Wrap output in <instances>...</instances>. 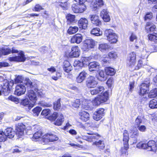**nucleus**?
I'll list each match as a JSON object with an SVG mask.
<instances>
[{"mask_svg": "<svg viewBox=\"0 0 157 157\" xmlns=\"http://www.w3.org/2000/svg\"><path fill=\"white\" fill-rule=\"evenodd\" d=\"M26 85L28 89V91L26 95L32 102L35 104L37 98L36 94L33 90L34 86L29 80L27 81L26 82Z\"/></svg>", "mask_w": 157, "mask_h": 157, "instance_id": "1", "label": "nucleus"}, {"mask_svg": "<svg viewBox=\"0 0 157 157\" xmlns=\"http://www.w3.org/2000/svg\"><path fill=\"white\" fill-rule=\"evenodd\" d=\"M109 94L107 92L105 91L101 95H99L96 97L92 101L93 105L98 106L101 103L106 101L108 99Z\"/></svg>", "mask_w": 157, "mask_h": 157, "instance_id": "2", "label": "nucleus"}, {"mask_svg": "<svg viewBox=\"0 0 157 157\" xmlns=\"http://www.w3.org/2000/svg\"><path fill=\"white\" fill-rule=\"evenodd\" d=\"M104 35L110 43H115L117 41V36L112 29H106L105 31Z\"/></svg>", "mask_w": 157, "mask_h": 157, "instance_id": "3", "label": "nucleus"}, {"mask_svg": "<svg viewBox=\"0 0 157 157\" xmlns=\"http://www.w3.org/2000/svg\"><path fill=\"white\" fill-rule=\"evenodd\" d=\"M91 58L90 57H82L81 61L75 60L74 63V66L75 67H82L83 66L89 64Z\"/></svg>", "mask_w": 157, "mask_h": 157, "instance_id": "4", "label": "nucleus"}, {"mask_svg": "<svg viewBox=\"0 0 157 157\" xmlns=\"http://www.w3.org/2000/svg\"><path fill=\"white\" fill-rule=\"evenodd\" d=\"M142 83L140 86V90L139 91V94L141 96H143L146 94L149 89L150 85L149 79L148 78V81Z\"/></svg>", "mask_w": 157, "mask_h": 157, "instance_id": "5", "label": "nucleus"}, {"mask_svg": "<svg viewBox=\"0 0 157 157\" xmlns=\"http://www.w3.org/2000/svg\"><path fill=\"white\" fill-rule=\"evenodd\" d=\"M142 149H147L148 151L155 152L156 150V144L154 140L149 141L147 144L142 142Z\"/></svg>", "mask_w": 157, "mask_h": 157, "instance_id": "6", "label": "nucleus"}, {"mask_svg": "<svg viewBox=\"0 0 157 157\" xmlns=\"http://www.w3.org/2000/svg\"><path fill=\"white\" fill-rule=\"evenodd\" d=\"M136 55L133 52L130 53L127 61V65L131 68H132L136 64Z\"/></svg>", "mask_w": 157, "mask_h": 157, "instance_id": "7", "label": "nucleus"}, {"mask_svg": "<svg viewBox=\"0 0 157 157\" xmlns=\"http://www.w3.org/2000/svg\"><path fill=\"white\" fill-rule=\"evenodd\" d=\"M86 9V5L83 4L78 5H73L72 6V10L75 13H82Z\"/></svg>", "mask_w": 157, "mask_h": 157, "instance_id": "8", "label": "nucleus"}, {"mask_svg": "<svg viewBox=\"0 0 157 157\" xmlns=\"http://www.w3.org/2000/svg\"><path fill=\"white\" fill-rule=\"evenodd\" d=\"M95 44V41L92 39H86L85 41L82 48L85 51L87 49L93 48Z\"/></svg>", "mask_w": 157, "mask_h": 157, "instance_id": "9", "label": "nucleus"}, {"mask_svg": "<svg viewBox=\"0 0 157 157\" xmlns=\"http://www.w3.org/2000/svg\"><path fill=\"white\" fill-rule=\"evenodd\" d=\"M26 90V87L23 85L18 84L15 87L14 94L18 96H21L24 94Z\"/></svg>", "mask_w": 157, "mask_h": 157, "instance_id": "10", "label": "nucleus"}, {"mask_svg": "<svg viewBox=\"0 0 157 157\" xmlns=\"http://www.w3.org/2000/svg\"><path fill=\"white\" fill-rule=\"evenodd\" d=\"M25 59L23 52L21 51L17 56L10 57L9 60L10 61L24 62Z\"/></svg>", "mask_w": 157, "mask_h": 157, "instance_id": "11", "label": "nucleus"}, {"mask_svg": "<svg viewBox=\"0 0 157 157\" xmlns=\"http://www.w3.org/2000/svg\"><path fill=\"white\" fill-rule=\"evenodd\" d=\"M104 109L103 108H100L97 111H95L93 114V117L96 121H98L100 120L104 115L105 113L104 112Z\"/></svg>", "mask_w": 157, "mask_h": 157, "instance_id": "12", "label": "nucleus"}, {"mask_svg": "<svg viewBox=\"0 0 157 157\" xmlns=\"http://www.w3.org/2000/svg\"><path fill=\"white\" fill-rule=\"evenodd\" d=\"M20 104L27 110H30L35 105L33 102H30L28 99H25L22 100Z\"/></svg>", "mask_w": 157, "mask_h": 157, "instance_id": "13", "label": "nucleus"}, {"mask_svg": "<svg viewBox=\"0 0 157 157\" xmlns=\"http://www.w3.org/2000/svg\"><path fill=\"white\" fill-rule=\"evenodd\" d=\"M25 128V126L22 124H18L16 128V134L18 136H21L24 134V131Z\"/></svg>", "mask_w": 157, "mask_h": 157, "instance_id": "14", "label": "nucleus"}, {"mask_svg": "<svg viewBox=\"0 0 157 157\" xmlns=\"http://www.w3.org/2000/svg\"><path fill=\"white\" fill-rule=\"evenodd\" d=\"M80 52V51L78 46H73L72 48L71 51L70 52L69 56L71 57H77L79 56Z\"/></svg>", "mask_w": 157, "mask_h": 157, "instance_id": "15", "label": "nucleus"}, {"mask_svg": "<svg viewBox=\"0 0 157 157\" xmlns=\"http://www.w3.org/2000/svg\"><path fill=\"white\" fill-rule=\"evenodd\" d=\"M83 39V36L81 34L77 33L74 35L71 38L72 43H76L79 44L81 43Z\"/></svg>", "mask_w": 157, "mask_h": 157, "instance_id": "16", "label": "nucleus"}, {"mask_svg": "<svg viewBox=\"0 0 157 157\" xmlns=\"http://www.w3.org/2000/svg\"><path fill=\"white\" fill-rule=\"evenodd\" d=\"M97 82L95 80V78L93 77H89L86 81V85L89 88H93L96 86Z\"/></svg>", "mask_w": 157, "mask_h": 157, "instance_id": "17", "label": "nucleus"}, {"mask_svg": "<svg viewBox=\"0 0 157 157\" xmlns=\"http://www.w3.org/2000/svg\"><path fill=\"white\" fill-rule=\"evenodd\" d=\"M89 70L90 71H98L99 68L100 64L96 62H91L89 64Z\"/></svg>", "mask_w": 157, "mask_h": 157, "instance_id": "18", "label": "nucleus"}, {"mask_svg": "<svg viewBox=\"0 0 157 157\" xmlns=\"http://www.w3.org/2000/svg\"><path fill=\"white\" fill-rule=\"evenodd\" d=\"M90 20L91 23L96 25L99 26L101 24L99 17L95 14L91 15L90 16Z\"/></svg>", "mask_w": 157, "mask_h": 157, "instance_id": "19", "label": "nucleus"}, {"mask_svg": "<svg viewBox=\"0 0 157 157\" xmlns=\"http://www.w3.org/2000/svg\"><path fill=\"white\" fill-rule=\"evenodd\" d=\"M100 16L104 21L106 22H109L110 20V17L108 14V12L106 9H103L101 12Z\"/></svg>", "mask_w": 157, "mask_h": 157, "instance_id": "20", "label": "nucleus"}, {"mask_svg": "<svg viewBox=\"0 0 157 157\" xmlns=\"http://www.w3.org/2000/svg\"><path fill=\"white\" fill-rule=\"evenodd\" d=\"M99 136L96 135H92V136H86V135H82L81 136V138L83 139L86 140L88 142H94L95 141V140H98V139Z\"/></svg>", "mask_w": 157, "mask_h": 157, "instance_id": "21", "label": "nucleus"}, {"mask_svg": "<svg viewBox=\"0 0 157 157\" xmlns=\"http://www.w3.org/2000/svg\"><path fill=\"white\" fill-rule=\"evenodd\" d=\"M78 24L80 28L85 29L87 26L88 21L86 18H82L79 20Z\"/></svg>", "mask_w": 157, "mask_h": 157, "instance_id": "22", "label": "nucleus"}, {"mask_svg": "<svg viewBox=\"0 0 157 157\" xmlns=\"http://www.w3.org/2000/svg\"><path fill=\"white\" fill-rule=\"evenodd\" d=\"M79 118L83 121H86L90 118L89 114L85 111H81L79 113Z\"/></svg>", "mask_w": 157, "mask_h": 157, "instance_id": "23", "label": "nucleus"}, {"mask_svg": "<svg viewBox=\"0 0 157 157\" xmlns=\"http://www.w3.org/2000/svg\"><path fill=\"white\" fill-rule=\"evenodd\" d=\"M82 107L83 109L87 110H92L93 109L90 100H85L82 102Z\"/></svg>", "mask_w": 157, "mask_h": 157, "instance_id": "24", "label": "nucleus"}, {"mask_svg": "<svg viewBox=\"0 0 157 157\" xmlns=\"http://www.w3.org/2000/svg\"><path fill=\"white\" fill-rule=\"evenodd\" d=\"M4 132L7 137L9 138H13L16 134L13 129L11 128H6Z\"/></svg>", "mask_w": 157, "mask_h": 157, "instance_id": "25", "label": "nucleus"}, {"mask_svg": "<svg viewBox=\"0 0 157 157\" xmlns=\"http://www.w3.org/2000/svg\"><path fill=\"white\" fill-rule=\"evenodd\" d=\"M98 79L101 81H104L107 79L106 74L103 70L99 71L98 75H96Z\"/></svg>", "mask_w": 157, "mask_h": 157, "instance_id": "26", "label": "nucleus"}, {"mask_svg": "<svg viewBox=\"0 0 157 157\" xmlns=\"http://www.w3.org/2000/svg\"><path fill=\"white\" fill-rule=\"evenodd\" d=\"M87 73L84 71L80 72L76 78V81L78 83H81L85 79Z\"/></svg>", "mask_w": 157, "mask_h": 157, "instance_id": "27", "label": "nucleus"}, {"mask_svg": "<svg viewBox=\"0 0 157 157\" xmlns=\"http://www.w3.org/2000/svg\"><path fill=\"white\" fill-rule=\"evenodd\" d=\"M9 84L8 82H6L3 86L2 85H0V95H2L3 93L5 94V92L9 93Z\"/></svg>", "mask_w": 157, "mask_h": 157, "instance_id": "28", "label": "nucleus"}, {"mask_svg": "<svg viewBox=\"0 0 157 157\" xmlns=\"http://www.w3.org/2000/svg\"><path fill=\"white\" fill-rule=\"evenodd\" d=\"M57 118V120L54 123L55 124L58 126L61 125L64 120L63 115L62 113H59Z\"/></svg>", "mask_w": 157, "mask_h": 157, "instance_id": "29", "label": "nucleus"}, {"mask_svg": "<svg viewBox=\"0 0 157 157\" xmlns=\"http://www.w3.org/2000/svg\"><path fill=\"white\" fill-rule=\"evenodd\" d=\"M63 70L67 73H69L72 70V67L69 61H65L64 62Z\"/></svg>", "mask_w": 157, "mask_h": 157, "instance_id": "30", "label": "nucleus"}, {"mask_svg": "<svg viewBox=\"0 0 157 157\" xmlns=\"http://www.w3.org/2000/svg\"><path fill=\"white\" fill-rule=\"evenodd\" d=\"M110 46L107 43H102L99 45V49L102 52H105L107 51Z\"/></svg>", "mask_w": 157, "mask_h": 157, "instance_id": "31", "label": "nucleus"}, {"mask_svg": "<svg viewBox=\"0 0 157 157\" xmlns=\"http://www.w3.org/2000/svg\"><path fill=\"white\" fill-rule=\"evenodd\" d=\"M103 2L102 0H95V2L94 3L93 7L95 9H99L100 8L104 6Z\"/></svg>", "mask_w": 157, "mask_h": 157, "instance_id": "32", "label": "nucleus"}, {"mask_svg": "<svg viewBox=\"0 0 157 157\" xmlns=\"http://www.w3.org/2000/svg\"><path fill=\"white\" fill-rule=\"evenodd\" d=\"M104 88L103 86H100L95 89L90 90V93L92 95H96L100 93H102L104 91Z\"/></svg>", "mask_w": 157, "mask_h": 157, "instance_id": "33", "label": "nucleus"}, {"mask_svg": "<svg viewBox=\"0 0 157 157\" xmlns=\"http://www.w3.org/2000/svg\"><path fill=\"white\" fill-rule=\"evenodd\" d=\"M129 140V135L128 132L126 130L124 131L123 133V142L124 145L126 146H128V141Z\"/></svg>", "mask_w": 157, "mask_h": 157, "instance_id": "34", "label": "nucleus"}, {"mask_svg": "<svg viewBox=\"0 0 157 157\" xmlns=\"http://www.w3.org/2000/svg\"><path fill=\"white\" fill-rule=\"evenodd\" d=\"M96 140H95V141H94L93 145H96L100 150L103 149L105 147L104 141L100 140L97 142Z\"/></svg>", "mask_w": 157, "mask_h": 157, "instance_id": "35", "label": "nucleus"}, {"mask_svg": "<svg viewBox=\"0 0 157 157\" xmlns=\"http://www.w3.org/2000/svg\"><path fill=\"white\" fill-rule=\"evenodd\" d=\"M105 71L106 75L112 76L116 73V71L114 69L110 67H106L105 68Z\"/></svg>", "mask_w": 157, "mask_h": 157, "instance_id": "36", "label": "nucleus"}, {"mask_svg": "<svg viewBox=\"0 0 157 157\" xmlns=\"http://www.w3.org/2000/svg\"><path fill=\"white\" fill-rule=\"evenodd\" d=\"M149 106L151 109L157 108V98L150 101Z\"/></svg>", "mask_w": 157, "mask_h": 157, "instance_id": "37", "label": "nucleus"}, {"mask_svg": "<svg viewBox=\"0 0 157 157\" xmlns=\"http://www.w3.org/2000/svg\"><path fill=\"white\" fill-rule=\"evenodd\" d=\"M156 28L155 26L150 22H147L146 25V30L149 29L151 32L154 31Z\"/></svg>", "mask_w": 157, "mask_h": 157, "instance_id": "38", "label": "nucleus"}, {"mask_svg": "<svg viewBox=\"0 0 157 157\" xmlns=\"http://www.w3.org/2000/svg\"><path fill=\"white\" fill-rule=\"evenodd\" d=\"M11 52L10 49L8 48H2L0 49V55L3 54L5 55H8Z\"/></svg>", "mask_w": 157, "mask_h": 157, "instance_id": "39", "label": "nucleus"}, {"mask_svg": "<svg viewBox=\"0 0 157 157\" xmlns=\"http://www.w3.org/2000/svg\"><path fill=\"white\" fill-rule=\"evenodd\" d=\"M42 136V132L41 131L39 130L37 132H35L33 135L32 138L33 140L35 141H37Z\"/></svg>", "mask_w": 157, "mask_h": 157, "instance_id": "40", "label": "nucleus"}, {"mask_svg": "<svg viewBox=\"0 0 157 157\" xmlns=\"http://www.w3.org/2000/svg\"><path fill=\"white\" fill-rule=\"evenodd\" d=\"M78 31V28L76 26L70 27L68 30L67 32L70 34L75 33Z\"/></svg>", "mask_w": 157, "mask_h": 157, "instance_id": "41", "label": "nucleus"}, {"mask_svg": "<svg viewBox=\"0 0 157 157\" xmlns=\"http://www.w3.org/2000/svg\"><path fill=\"white\" fill-rule=\"evenodd\" d=\"M47 136L49 137L50 141L54 142L57 140L59 139L57 136L52 133H47Z\"/></svg>", "mask_w": 157, "mask_h": 157, "instance_id": "42", "label": "nucleus"}, {"mask_svg": "<svg viewBox=\"0 0 157 157\" xmlns=\"http://www.w3.org/2000/svg\"><path fill=\"white\" fill-rule=\"evenodd\" d=\"M148 96L150 98L157 96V88H155L151 90L149 93Z\"/></svg>", "mask_w": 157, "mask_h": 157, "instance_id": "43", "label": "nucleus"}, {"mask_svg": "<svg viewBox=\"0 0 157 157\" xmlns=\"http://www.w3.org/2000/svg\"><path fill=\"white\" fill-rule=\"evenodd\" d=\"M143 118V117L141 116H138L137 117L135 121V127L139 126L142 123Z\"/></svg>", "mask_w": 157, "mask_h": 157, "instance_id": "44", "label": "nucleus"}, {"mask_svg": "<svg viewBox=\"0 0 157 157\" xmlns=\"http://www.w3.org/2000/svg\"><path fill=\"white\" fill-rule=\"evenodd\" d=\"M99 28L93 29L91 31V33L96 36H99L102 35V32H100Z\"/></svg>", "mask_w": 157, "mask_h": 157, "instance_id": "45", "label": "nucleus"}, {"mask_svg": "<svg viewBox=\"0 0 157 157\" xmlns=\"http://www.w3.org/2000/svg\"><path fill=\"white\" fill-rule=\"evenodd\" d=\"M109 58L110 59H116L118 57L117 53L114 51H112L108 54Z\"/></svg>", "mask_w": 157, "mask_h": 157, "instance_id": "46", "label": "nucleus"}, {"mask_svg": "<svg viewBox=\"0 0 157 157\" xmlns=\"http://www.w3.org/2000/svg\"><path fill=\"white\" fill-rule=\"evenodd\" d=\"M81 101L79 99H76L72 103V106L75 108H78L81 105Z\"/></svg>", "mask_w": 157, "mask_h": 157, "instance_id": "47", "label": "nucleus"}, {"mask_svg": "<svg viewBox=\"0 0 157 157\" xmlns=\"http://www.w3.org/2000/svg\"><path fill=\"white\" fill-rule=\"evenodd\" d=\"M42 109L39 107H37L33 110L34 116H38L41 111Z\"/></svg>", "mask_w": 157, "mask_h": 157, "instance_id": "48", "label": "nucleus"}, {"mask_svg": "<svg viewBox=\"0 0 157 157\" xmlns=\"http://www.w3.org/2000/svg\"><path fill=\"white\" fill-rule=\"evenodd\" d=\"M148 38L149 40L153 41L155 43H157V34H150L148 35Z\"/></svg>", "mask_w": 157, "mask_h": 157, "instance_id": "49", "label": "nucleus"}, {"mask_svg": "<svg viewBox=\"0 0 157 157\" xmlns=\"http://www.w3.org/2000/svg\"><path fill=\"white\" fill-rule=\"evenodd\" d=\"M66 17L68 21L70 23H72L75 21V17L74 15L68 14L67 16Z\"/></svg>", "mask_w": 157, "mask_h": 157, "instance_id": "50", "label": "nucleus"}, {"mask_svg": "<svg viewBox=\"0 0 157 157\" xmlns=\"http://www.w3.org/2000/svg\"><path fill=\"white\" fill-rule=\"evenodd\" d=\"M7 138L5 132L0 131V142L6 141Z\"/></svg>", "mask_w": 157, "mask_h": 157, "instance_id": "51", "label": "nucleus"}, {"mask_svg": "<svg viewBox=\"0 0 157 157\" xmlns=\"http://www.w3.org/2000/svg\"><path fill=\"white\" fill-rule=\"evenodd\" d=\"M60 106L61 104L59 100H58L57 101L54 103L53 109L54 110H57L59 109Z\"/></svg>", "mask_w": 157, "mask_h": 157, "instance_id": "52", "label": "nucleus"}, {"mask_svg": "<svg viewBox=\"0 0 157 157\" xmlns=\"http://www.w3.org/2000/svg\"><path fill=\"white\" fill-rule=\"evenodd\" d=\"M43 144H46L48 143L50 141L49 140V138L48 136H47V134H46L44 136H43L42 139Z\"/></svg>", "mask_w": 157, "mask_h": 157, "instance_id": "53", "label": "nucleus"}, {"mask_svg": "<svg viewBox=\"0 0 157 157\" xmlns=\"http://www.w3.org/2000/svg\"><path fill=\"white\" fill-rule=\"evenodd\" d=\"M38 104L41 106L43 107H50L52 106V105L49 103H47L43 101H40Z\"/></svg>", "mask_w": 157, "mask_h": 157, "instance_id": "54", "label": "nucleus"}, {"mask_svg": "<svg viewBox=\"0 0 157 157\" xmlns=\"http://www.w3.org/2000/svg\"><path fill=\"white\" fill-rule=\"evenodd\" d=\"M58 115V113L54 112V113L49 117V120L51 121H54L57 118Z\"/></svg>", "mask_w": 157, "mask_h": 157, "instance_id": "55", "label": "nucleus"}, {"mask_svg": "<svg viewBox=\"0 0 157 157\" xmlns=\"http://www.w3.org/2000/svg\"><path fill=\"white\" fill-rule=\"evenodd\" d=\"M136 127L141 132H144L146 130V127L144 125H139V126Z\"/></svg>", "mask_w": 157, "mask_h": 157, "instance_id": "56", "label": "nucleus"}, {"mask_svg": "<svg viewBox=\"0 0 157 157\" xmlns=\"http://www.w3.org/2000/svg\"><path fill=\"white\" fill-rule=\"evenodd\" d=\"M51 112V110L49 109H44L42 112L41 114L42 115H44L45 116H47Z\"/></svg>", "mask_w": 157, "mask_h": 157, "instance_id": "57", "label": "nucleus"}, {"mask_svg": "<svg viewBox=\"0 0 157 157\" xmlns=\"http://www.w3.org/2000/svg\"><path fill=\"white\" fill-rule=\"evenodd\" d=\"M44 9L39 4H36L33 10L35 11H40L41 10H43Z\"/></svg>", "mask_w": 157, "mask_h": 157, "instance_id": "58", "label": "nucleus"}, {"mask_svg": "<svg viewBox=\"0 0 157 157\" xmlns=\"http://www.w3.org/2000/svg\"><path fill=\"white\" fill-rule=\"evenodd\" d=\"M8 98L10 100L13 101L15 102L16 103H18L19 102V100L18 98L12 95L10 96Z\"/></svg>", "mask_w": 157, "mask_h": 157, "instance_id": "59", "label": "nucleus"}, {"mask_svg": "<svg viewBox=\"0 0 157 157\" xmlns=\"http://www.w3.org/2000/svg\"><path fill=\"white\" fill-rule=\"evenodd\" d=\"M152 17V13H148L146 14L144 20H149L151 19Z\"/></svg>", "mask_w": 157, "mask_h": 157, "instance_id": "60", "label": "nucleus"}, {"mask_svg": "<svg viewBox=\"0 0 157 157\" xmlns=\"http://www.w3.org/2000/svg\"><path fill=\"white\" fill-rule=\"evenodd\" d=\"M61 76V74L58 72H56L55 75H53L52 76V79L55 80H57Z\"/></svg>", "mask_w": 157, "mask_h": 157, "instance_id": "61", "label": "nucleus"}, {"mask_svg": "<svg viewBox=\"0 0 157 157\" xmlns=\"http://www.w3.org/2000/svg\"><path fill=\"white\" fill-rule=\"evenodd\" d=\"M23 80V78L21 76H18L15 78V81L16 83H19L22 82Z\"/></svg>", "mask_w": 157, "mask_h": 157, "instance_id": "62", "label": "nucleus"}, {"mask_svg": "<svg viewBox=\"0 0 157 157\" xmlns=\"http://www.w3.org/2000/svg\"><path fill=\"white\" fill-rule=\"evenodd\" d=\"M34 90L36 91L37 94L40 97H42L43 95V93L42 90H38V89L36 88L35 87Z\"/></svg>", "mask_w": 157, "mask_h": 157, "instance_id": "63", "label": "nucleus"}, {"mask_svg": "<svg viewBox=\"0 0 157 157\" xmlns=\"http://www.w3.org/2000/svg\"><path fill=\"white\" fill-rule=\"evenodd\" d=\"M139 134V132L138 130H136L133 132L132 135L130 136L132 138H136Z\"/></svg>", "mask_w": 157, "mask_h": 157, "instance_id": "64", "label": "nucleus"}]
</instances>
